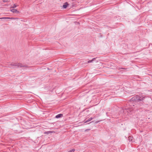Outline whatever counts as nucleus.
Wrapping results in <instances>:
<instances>
[{
  "mask_svg": "<svg viewBox=\"0 0 152 152\" xmlns=\"http://www.w3.org/2000/svg\"><path fill=\"white\" fill-rule=\"evenodd\" d=\"M151 99V98L149 97L140 96L136 95L131 99L130 102H135L140 105L142 106L143 107H146L148 106L149 102Z\"/></svg>",
  "mask_w": 152,
  "mask_h": 152,
  "instance_id": "nucleus-1",
  "label": "nucleus"
},
{
  "mask_svg": "<svg viewBox=\"0 0 152 152\" xmlns=\"http://www.w3.org/2000/svg\"><path fill=\"white\" fill-rule=\"evenodd\" d=\"M132 108H127L121 109V113L123 112L124 115L129 116L130 115L134 113Z\"/></svg>",
  "mask_w": 152,
  "mask_h": 152,
  "instance_id": "nucleus-2",
  "label": "nucleus"
},
{
  "mask_svg": "<svg viewBox=\"0 0 152 152\" xmlns=\"http://www.w3.org/2000/svg\"><path fill=\"white\" fill-rule=\"evenodd\" d=\"M10 65L11 66H9V67L11 68H13V66H15L16 68H21L22 67H26L27 66L26 65L24 64H22L21 63H14L12 62L10 64Z\"/></svg>",
  "mask_w": 152,
  "mask_h": 152,
  "instance_id": "nucleus-3",
  "label": "nucleus"
},
{
  "mask_svg": "<svg viewBox=\"0 0 152 152\" xmlns=\"http://www.w3.org/2000/svg\"><path fill=\"white\" fill-rule=\"evenodd\" d=\"M13 13H18L19 12L15 9H12L10 10Z\"/></svg>",
  "mask_w": 152,
  "mask_h": 152,
  "instance_id": "nucleus-4",
  "label": "nucleus"
},
{
  "mask_svg": "<svg viewBox=\"0 0 152 152\" xmlns=\"http://www.w3.org/2000/svg\"><path fill=\"white\" fill-rule=\"evenodd\" d=\"M63 116V115L62 114H59L55 116V118H60Z\"/></svg>",
  "mask_w": 152,
  "mask_h": 152,
  "instance_id": "nucleus-5",
  "label": "nucleus"
},
{
  "mask_svg": "<svg viewBox=\"0 0 152 152\" xmlns=\"http://www.w3.org/2000/svg\"><path fill=\"white\" fill-rule=\"evenodd\" d=\"M54 132L53 131H47L45 132H44V134H48L50 133H52Z\"/></svg>",
  "mask_w": 152,
  "mask_h": 152,
  "instance_id": "nucleus-6",
  "label": "nucleus"
},
{
  "mask_svg": "<svg viewBox=\"0 0 152 152\" xmlns=\"http://www.w3.org/2000/svg\"><path fill=\"white\" fill-rule=\"evenodd\" d=\"M68 4L67 2H65L64 3V4L63 6V7L64 9H66L67 7V6L68 5Z\"/></svg>",
  "mask_w": 152,
  "mask_h": 152,
  "instance_id": "nucleus-7",
  "label": "nucleus"
},
{
  "mask_svg": "<svg viewBox=\"0 0 152 152\" xmlns=\"http://www.w3.org/2000/svg\"><path fill=\"white\" fill-rule=\"evenodd\" d=\"M93 119V118H92L91 117V118H89L88 120H87L86 121H85L84 122V123H87L88 122H89V121H91Z\"/></svg>",
  "mask_w": 152,
  "mask_h": 152,
  "instance_id": "nucleus-8",
  "label": "nucleus"
},
{
  "mask_svg": "<svg viewBox=\"0 0 152 152\" xmlns=\"http://www.w3.org/2000/svg\"><path fill=\"white\" fill-rule=\"evenodd\" d=\"M96 59L95 58H93L91 60H89L88 61V63H90L92 62L94 60Z\"/></svg>",
  "mask_w": 152,
  "mask_h": 152,
  "instance_id": "nucleus-9",
  "label": "nucleus"
},
{
  "mask_svg": "<svg viewBox=\"0 0 152 152\" xmlns=\"http://www.w3.org/2000/svg\"><path fill=\"white\" fill-rule=\"evenodd\" d=\"M133 139V137H132L130 136L129 137V140L130 141H132Z\"/></svg>",
  "mask_w": 152,
  "mask_h": 152,
  "instance_id": "nucleus-10",
  "label": "nucleus"
},
{
  "mask_svg": "<svg viewBox=\"0 0 152 152\" xmlns=\"http://www.w3.org/2000/svg\"><path fill=\"white\" fill-rule=\"evenodd\" d=\"M75 150L74 149H72L69 151L68 152H74Z\"/></svg>",
  "mask_w": 152,
  "mask_h": 152,
  "instance_id": "nucleus-11",
  "label": "nucleus"
},
{
  "mask_svg": "<svg viewBox=\"0 0 152 152\" xmlns=\"http://www.w3.org/2000/svg\"><path fill=\"white\" fill-rule=\"evenodd\" d=\"M16 7H17V5L15 4H14L13 5V6L12 7H11V8H15Z\"/></svg>",
  "mask_w": 152,
  "mask_h": 152,
  "instance_id": "nucleus-12",
  "label": "nucleus"
},
{
  "mask_svg": "<svg viewBox=\"0 0 152 152\" xmlns=\"http://www.w3.org/2000/svg\"><path fill=\"white\" fill-rule=\"evenodd\" d=\"M6 19V17H2V18H0V19Z\"/></svg>",
  "mask_w": 152,
  "mask_h": 152,
  "instance_id": "nucleus-13",
  "label": "nucleus"
},
{
  "mask_svg": "<svg viewBox=\"0 0 152 152\" xmlns=\"http://www.w3.org/2000/svg\"><path fill=\"white\" fill-rule=\"evenodd\" d=\"M15 18L13 17H10V19H14Z\"/></svg>",
  "mask_w": 152,
  "mask_h": 152,
  "instance_id": "nucleus-14",
  "label": "nucleus"
},
{
  "mask_svg": "<svg viewBox=\"0 0 152 152\" xmlns=\"http://www.w3.org/2000/svg\"><path fill=\"white\" fill-rule=\"evenodd\" d=\"M6 19H10V17H6Z\"/></svg>",
  "mask_w": 152,
  "mask_h": 152,
  "instance_id": "nucleus-15",
  "label": "nucleus"
},
{
  "mask_svg": "<svg viewBox=\"0 0 152 152\" xmlns=\"http://www.w3.org/2000/svg\"><path fill=\"white\" fill-rule=\"evenodd\" d=\"M3 2H6L7 1L5 0H3Z\"/></svg>",
  "mask_w": 152,
  "mask_h": 152,
  "instance_id": "nucleus-16",
  "label": "nucleus"
},
{
  "mask_svg": "<svg viewBox=\"0 0 152 152\" xmlns=\"http://www.w3.org/2000/svg\"><path fill=\"white\" fill-rule=\"evenodd\" d=\"M93 122V121H91V122H90L89 123H88V124H89L90 123H91V122Z\"/></svg>",
  "mask_w": 152,
  "mask_h": 152,
  "instance_id": "nucleus-17",
  "label": "nucleus"
},
{
  "mask_svg": "<svg viewBox=\"0 0 152 152\" xmlns=\"http://www.w3.org/2000/svg\"><path fill=\"white\" fill-rule=\"evenodd\" d=\"M124 68H121V69H124Z\"/></svg>",
  "mask_w": 152,
  "mask_h": 152,
  "instance_id": "nucleus-18",
  "label": "nucleus"
}]
</instances>
